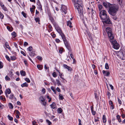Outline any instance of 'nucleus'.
Returning <instances> with one entry per match:
<instances>
[{"label": "nucleus", "mask_w": 125, "mask_h": 125, "mask_svg": "<svg viewBox=\"0 0 125 125\" xmlns=\"http://www.w3.org/2000/svg\"><path fill=\"white\" fill-rule=\"evenodd\" d=\"M62 12V13L66 14L67 13V8L66 6L64 5H63L61 7Z\"/></svg>", "instance_id": "nucleus-10"}, {"label": "nucleus", "mask_w": 125, "mask_h": 125, "mask_svg": "<svg viewBox=\"0 0 125 125\" xmlns=\"http://www.w3.org/2000/svg\"><path fill=\"white\" fill-rule=\"evenodd\" d=\"M5 45L7 48L9 50L11 49V48L9 46L8 43L7 42H5Z\"/></svg>", "instance_id": "nucleus-21"}, {"label": "nucleus", "mask_w": 125, "mask_h": 125, "mask_svg": "<svg viewBox=\"0 0 125 125\" xmlns=\"http://www.w3.org/2000/svg\"><path fill=\"white\" fill-rule=\"evenodd\" d=\"M11 92V91L10 89H8L6 90L5 91V93L7 94H10Z\"/></svg>", "instance_id": "nucleus-25"}, {"label": "nucleus", "mask_w": 125, "mask_h": 125, "mask_svg": "<svg viewBox=\"0 0 125 125\" xmlns=\"http://www.w3.org/2000/svg\"><path fill=\"white\" fill-rule=\"evenodd\" d=\"M21 14L25 18H26L27 17L26 14L23 11L22 12Z\"/></svg>", "instance_id": "nucleus-43"}, {"label": "nucleus", "mask_w": 125, "mask_h": 125, "mask_svg": "<svg viewBox=\"0 0 125 125\" xmlns=\"http://www.w3.org/2000/svg\"><path fill=\"white\" fill-rule=\"evenodd\" d=\"M17 115H20V113L18 110H15V111Z\"/></svg>", "instance_id": "nucleus-48"}, {"label": "nucleus", "mask_w": 125, "mask_h": 125, "mask_svg": "<svg viewBox=\"0 0 125 125\" xmlns=\"http://www.w3.org/2000/svg\"><path fill=\"white\" fill-rule=\"evenodd\" d=\"M105 68L106 69H109L108 64L107 63H106L105 65Z\"/></svg>", "instance_id": "nucleus-37"}, {"label": "nucleus", "mask_w": 125, "mask_h": 125, "mask_svg": "<svg viewBox=\"0 0 125 125\" xmlns=\"http://www.w3.org/2000/svg\"><path fill=\"white\" fill-rule=\"evenodd\" d=\"M59 98L61 100H62L63 99V96L62 95L60 94H59Z\"/></svg>", "instance_id": "nucleus-33"}, {"label": "nucleus", "mask_w": 125, "mask_h": 125, "mask_svg": "<svg viewBox=\"0 0 125 125\" xmlns=\"http://www.w3.org/2000/svg\"><path fill=\"white\" fill-rule=\"evenodd\" d=\"M118 56L122 60H124L125 59V55L122 52H118Z\"/></svg>", "instance_id": "nucleus-9"}, {"label": "nucleus", "mask_w": 125, "mask_h": 125, "mask_svg": "<svg viewBox=\"0 0 125 125\" xmlns=\"http://www.w3.org/2000/svg\"><path fill=\"white\" fill-rule=\"evenodd\" d=\"M87 9H88V10H88V11L89 13V14H90V13H93V10L92 9H90V8H88ZM90 9H91L90 8Z\"/></svg>", "instance_id": "nucleus-27"}, {"label": "nucleus", "mask_w": 125, "mask_h": 125, "mask_svg": "<svg viewBox=\"0 0 125 125\" xmlns=\"http://www.w3.org/2000/svg\"><path fill=\"white\" fill-rule=\"evenodd\" d=\"M48 15L49 17V19L51 22L53 23L54 22V20L50 12H48Z\"/></svg>", "instance_id": "nucleus-12"}, {"label": "nucleus", "mask_w": 125, "mask_h": 125, "mask_svg": "<svg viewBox=\"0 0 125 125\" xmlns=\"http://www.w3.org/2000/svg\"><path fill=\"white\" fill-rule=\"evenodd\" d=\"M42 91L43 92V93L44 94L46 92V90L45 89L43 88L42 90Z\"/></svg>", "instance_id": "nucleus-63"}, {"label": "nucleus", "mask_w": 125, "mask_h": 125, "mask_svg": "<svg viewBox=\"0 0 125 125\" xmlns=\"http://www.w3.org/2000/svg\"><path fill=\"white\" fill-rule=\"evenodd\" d=\"M57 111L58 113L61 114L62 112V110L61 108H60L58 109Z\"/></svg>", "instance_id": "nucleus-26"}, {"label": "nucleus", "mask_w": 125, "mask_h": 125, "mask_svg": "<svg viewBox=\"0 0 125 125\" xmlns=\"http://www.w3.org/2000/svg\"><path fill=\"white\" fill-rule=\"evenodd\" d=\"M102 72L104 76H108L110 74L109 72L107 71H105L103 70L102 71Z\"/></svg>", "instance_id": "nucleus-14"}, {"label": "nucleus", "mask_w": 125, "mask_h": 125, "mask_svg": "<svg viewBox=\"0 0 125 125\" xmlns=\"http://www.w3.org/2000/svg\"><path fill=\"white\" fill-rule=\"evenodd\" d=\"M59 75L60 77L63 79V82H64V81H66V82H67V81H66L65 79L63 78L62 77V76H63V75L60 72H59Z\"/></svg>", "instance_id": "nucleus-18"}, {"label": "nucleus", "mask_w": 125, "mask_h": 125, "mask_svg": "<svg viewBox=\"0 0 125 125\" xmlns=\"http://www.w3.org/2000/svg\"><path fill=\"white\" fill-rule=\"evenodd\" d=\"M35 21L36 22H38V23L40 24L39 22L40 21V18H37L35 19Z\"/></svg>", "instance_id": "nucleus-34"}, {"label": "nucleus", "mask_w": 125, "mask_h": 125, "mask_svg": "<svg viewBox=\"0 0 125 125\" xmlns=\"http://www.w3.org/2000/svg\"><path fill=\"white\" fill-rule=\"evenodd\" d=\"M7 29L10 31H11L13 30V28L12 27H10L9 26H7Z\"/></svg>", "instance_id": "nucleus-24"}, {"label": "nucleus", "mask_w": 125, "mask_h": 125, "mask_svg": "<svg viewBox=\"0 0 125 125\" xmlns=\"http://www.w3.org/2000/svg\"><path fill=\"white\" fill-rule=\"evenodd\" d=\"M46 121L49 125H51L52 124V123L48 120H47Z\"/></svg>", "instance_id": "nucleus-49"}, {"label": "nucleus", "mask_w": 125, "mask_h": 125, "mask_svg": "<svg viewBox=\"0 0 125 125\" xmlns=\"http://www.w3.org/2000/svg\"><path fill=\"white\" fill-rule=\"evenodd\" d=\"M9 108L11 109H12L13 108V107L12 104L10 103H9Z\"/></svg>", "instance_id": "nucleus-40"}, {"label": "nucleus", "mask_w": 125, "mask_h": 125, "mask_svg": "<svg viewBox=\"0 0 125 125\" xmlns=\"http://www.w3.org/2000/svg\"><path fill=\"white\" fill-rule=\"evenodd\" d=\"M37 67L38 69L40 70H42L43 68V66L42 65H38Z\"/></svg>", "instance_id": "nucleus-29"}, {"label": "nucleus", "mask_w": 125, "mask_h": 125, "mask_svg": "<svg viewBox=\"0 0 125 125\" xmlns=\"http://www.w3.org/2000/svg\"><path fill=\"white\" fill-rule=\"evenodd\" d=\"M103 7V6L102 5L100 4L99 5L98 8L100 10H101Z\"/></svg>", "instance_id": "nucleus-51"}, {"label": "nucleus", "mask_w": 125, "mask_h": 125, "mask_svg": "<svg viewBox=\"0 0 125 125\" xmlns=\"http://www.w3.org/2000/svg\"><path fill=\"white\" fill-rule=\"evenodd\" d=\"M5 79L6 81H10V78L7 75H6L5 77Z\"/></svg>", "instance_id": "nucleus-42"}, {"label": "nucleus", "mask_w": 125, "mask_h": 125, "mask_svg": "<svg viewBox=\"0 0 125 125\" xmlns=\"http://www.w3.org/2000/svg\"><path fill=\"white\" fill-rule=\"evenodd\" d=\"M16 59V57L14 56H11L10 57V59L12 60H14Z\"/></svg>", "instance_id": "nucleus-39"}, {"label": "nucleus", "mask_w": 125, "mask_h": 125, "mask_svg": "<svg viewBox=\"0 0 125 125\" xmlns=\"http://www.w3.org/2000/svg\"><path fill=\"white\" fill-rule=\"evenodd\" d=\"M67 26H69V27L70 28H72V26L71 25L72 23L70 21H67Z\"/></svg>", "instance_id": "nucleus-17"}, {"label": "nucleus", "mask_w": 125, "mask_h": 125, "mask_svg": "<svg viewBox=\"0 0 125 125\" xmlns=\"http://www.w3.org/2000/svg\"><path fill=\"white\" fill-rule=\"evenodd\" d=\"M118 7L116 6H115L112 4L109 8L108 12L109 14L112 16L116 15L117 12L118 10Z\"/></svg>", "instance_id": "nucleus-3"}, {"label": "nucleus", "mask_w": 125, "mask_h": 125, "mask_svg": "<svg viewBox=\"0 0 125 125\" xmlns=\"http://www.w3.org/2000/svg\"><path fill=\"white\" fill-rule=\"evenodd\" d=\"M63 66L64 68L67 69L69 71H73V69L70 67L68 66L66 64H64L63 65Z\"/></svg>", "instance_id": "nucleus-13"}, {"label": "nucleus", "mask_w": 125, "mask_h": 125, "mask_svg": "<svg viewBox=\"0 0 125 125\" xmlns=\"http://www.w3.org/2000/svg\"><path fill=\"white\" fill-rule=\"evenodd\" d=\"M52 75L53 77H55L57 76V74L55 72H53L52 73Z\"/></svg>", "instance_id": "nucleus-41"}, {"label": "nucleus", "mask_w": 125, "mask_h": 125, "mask_svg": "<svg viewBox=\"0 0 125 125\" xmlns=\"http://www.w3.org/2000/svg\"><path fill=\"white\" fill-rule=\"evenodd\" d=\"M2 9L5 11H7V8L4 6V5L1 7Z\"/></svg>", "instance_id": "nucleus-44"}, {"label": "nucleus", "mask_w": 125, "mask_h": 125, "mask_svg": "<svg viewBox=\"0 0 125 125\" xmlns=\"http://www.w3.org/2000/svg\"><path fill=\"white\" fill-rule=\"evenodd\" d=\"M49 27L50 28V30L51 31L52 30V27L51 24H49Z\"/></svg>", "instance_id": "nucleus-64"}, {"label": "nucleus", "mask_w": 125, "mask_h": 125, "mask_svg": "<svg viewBox=\"0 0 125 125\" xmlns=\"http://www.w3.org/2000/svg\"><path fill=\"white\" fill-rule=\"evenodd\" d=\"M36 58H37L40 61H42V59L41 57L39 56H37Z\"/></svg>", "instance_id": "nucleus-36"}, {"label": "nucleus", "mask_w": 125, "mask_h": 125, "mask_svg": "<svg viewBox=\"0 0 125 125\" xmlns=\"http://www.w3.org/2000/svg\"><path fill=\"white\" fill-rule=\"evenodd\" d=\"M8 119L10 121H12L13 120V118L11 117L10 115H8Z\"/></svg>", "instance_id": "nucleus-38"}, {"label": "nucleus", "mask_w": 125, "mask_h": 125, "mask_svg": "<svg viewBox=\"0 0 125 125\" xmlns=\"http://www.w3.org/2000/svg\"><path fill=\"white\" fill-rule=\"evenodd\" d=\"M51 108L53 109H55L56 107L55 103V102H53L52 104L50 105Z\"/></svg>", "instance_id": "nucleus-16"}, {"label": "nucleus", "mask_w": 125, "mask_h": 125, "mask_svg": "<svg viewBox=\"0 0 125 125\" xmlns=\"http://www.w3.org/2000/svg\"><path fill=\"white\" fill-rule=\"evenodd\" d=\"M78 121L79 122V125H82L81 124V121L80 119H78Z\"/></svg>", "instance_id": "nucleus-62"}, {"label": "nucleus", "mask_w": 125, "mask_h": 125, "mask_svg": "<svg viewBox=\"0 0 125 125\" xmlns=\"http://www.w3.org/2000/svg\"><path fill=\"white\" fill-rule=\"evenodd\" d=\"M81 3L82 2L80 0H79V2L74 3V5L75 8L78 11L80 17L81 18H83L84 15H83V8L82 6L81 5Z\"/></svg>", "instance_id": "nucleus-2"}, {"label": "nucleus", "mask_w": 125, "mask_h": 125, "mask_svg": "<svg viewBox=\"0 0 125 125\" xmlns=\"http://www.w3.org/2000/svg\"><path fill=\"white\" fill-rule=\"evenodd\" d=\"M117 119L118 121V122H120L121 121V119L120 118V116L119 115H117L116 116Z\"/></svg>", "instance_id": "nucleus-31"}, {"label": "nucleus", "mask_w": 125, "mask_h": 125, "mask_svg": "<svg viewBox=\"0 0 125 125\" xmlns=\"http://www.w3.org/2000/svg\"><path fill=\"white\" fill-rule=\"evenodd\" d=\"M11 34L13 38H15L16 36V33L15 31H13L12 32Z\"/></svg>", "instance_id": "nucleus-28"}, {"label": "nucleus", "mask_w": 125, "mask_h": 125, "mask_svg": "<svg viewBox=\"0 0 125 125\" xmlns=\"http://www.w3.org/2000/svg\"><path fill=\"white\" fill-rule=\"evenodd\" d=\"M102 119L103 122L104 123H105L106 121V119L105 116V115H103Z\"/></svg>", "instance_id": "nucleus-23"}, {"label": "nucleus", "mask_w": 125, "mask_h": 125, "mask_svg": "<svg viewBox=\"0 0 125 125\" xmlns=\"http://www.w3.org/2000/svg\"><path fill=\"white\" fill-rule=\"evenodd\" d=\"M4 17V16L3 14L1 13H0V18L1 19H3V17Z\"/></svg>", "instance_id": "nucleus-53"}, {"label": "nucleus", "mask_w": 125, "mask_h": 125, "mask_svg": "<svg viewBox=\"0 0 125 125\" xmlns=\"http://www.w3.org/2000/svg\"><path fill=\"white\" fill-rule=\"evenodd\" d=\"M4 106L2 105L1 103H0V107L1 109H3Z\"/></svg>", "instance_id": "nucleus-57"}, {"label": "nucleus", "mask_w": 125, "mask_h": 125, "mask_svg": "<svg viewBox=\"0 0 125 125\" xmlns=\"http://www.w3.org/2000/svg\"><path fill=\"white\" fill-rule=\"evenodd\" d=\"M40 101L42 102L41 103L44 106H46V102L45 101V98L44 96H41L39 98Z\"/></svg>", "instance_id": "nucleus-7"}, {"label": "nucleus", "mask_w": 125, "mask_h": 125, "mask_svg": "<svg viewBox=\"0 0 125 125\" xmlns=\"http://www.w3.org/2000/svg\"><path fill=\"white\" fill-rule=\"evenodd\" d=\"M106 31L108 34L109 38L111 40L114 39V37L112 34V29L110 28H107L106 29Z\"/></svg>", "instance_id": "nucleus-4"}, {"label": "nucleus", "mask_w": 125, "mask_h": 125, "mask_svg": "<svg viewBox=\"0 0 125 125\" xmlns=\"http://www.w3.org/2000/svg\"><path fill=\"white\" fill-rule=\"evenodd\" d=\"M118 100L119 102V104H120V105L122 104V102L121 100L119 99V98H118Z\"/></svg>", "instance_id": "nucleus-54"}, {"label": "nucleus", "mask_w": 125, "mask_h": 125, "mask_svg": "<svg viewBox=\"0 0 125 125\" xmlns=\"http://www.w3.org/2000/svg\"><path fill=\"white\" fill-rule=\"evenodd\" d=\"M9 98L11 100H14L15 101L17 100L16 98L14 97V95L12 93L10 94Z\"/></svg>", "instance_id": "nucleus-15"}, {"label": "nucleus", "mask_w": 125, "mask_h": 125, "mask_svg": "<svg viewBox=\"0 0 125 125\" xmlns=\"http://www.w3.org/2000/svg\"><path fill=\"white\" fill-rule=\"evenodd\" d=\"M117 1H118L120 5H121L122 4V0H117Z\"/></svg>", "instance_id": "nucleus-59"}, {"label": "nucleus", "mask_w": 125, "mask_h": 125, "mask_svg": "<svg viewBox=\"0 0 125 125\" xmlns=\"http://www.w3.org/2000/svg\"><path fill=\"white\" fill-rule=\"evenodd\" d=\"M56 82H57V83L58 84V85H61V83L60 82V81L58 79H56Z\"/></svg>", "instance_id": "nucleus-50"}, {"label": "nucleus", "mask_w": 125, "mask_h": 125, "mask_svg": "<svg viewBox=\"0 0 125 125\" xmlns=\"http://www.w3.org/2000/svg\"><path fill=\"white\" fill-rule=\"evenodd\" d=\"M25 80L28 83H30V81L29 78H25Z\"/></svg>", "instance_id": "nucleus-45"}, {"label": "nucleus", "mask_w": 125, "mask_h": 125, "mask_svg": "<svg viewBox=\"0 0 125 125\" xmlns=\"http://www.w3.org/2000/svg\"><path fill=\"white\" fill-rule=\"evenodd\" d=\"M28 45V43L26 42H25L24 44V46H26Z\"/></svg>", "instance_id": "nucleus-60"}, {"label": "nucleus", "mask_w": 125, "mask_h": 125, "mask_svg": "<svg viewBox=\"0 0 125 125\" xmlns=\"http://www.w3.org/2000/svg\"><path fill=\"white\" fill-rule=\"evenodd\" d=\"M104 21H102L104 24L105 23L108 24H111L112 22L108 16V17L105 20H104Z\"/></svg>", "instance_id": "nucleus-8"}, {"label": "nucleus", "mask_w": 125, "mask_h": 125, "mask_svg": "<svg viewBox=\"0 0 125 125\" xmlns=\"http://www.w3.org/2000/svg\"><path fill=\"white\" fill-rule=\"evenodd\" d=\"M55 28L56 31L59 33L61 36L66 48L69 51H71V50L70 47L67 41L65 35L62 32L61 28L59 27H56Z\"/></svg>", "instance_id": "nucleus-1"}, {"label": "nucleus", "mask_w": 125, "mask_h": 125, "mask_svg": "<svg viewBox=\"0 0 125 125\" xmlns=\"http://www.w3.org/2000/svg\"><path fill=\"white\" fill-rule=\"evenodd\" d=\"M99 16L102 20H105L108 16L107 15L106 11L105 10H103L100 11Z\"/></svg>", "instance_id": "nucleus-5"}, {"label": "nucleus", "mask_w": 125, "mask_h": 125, "mask_svg": "<svg viewBox=\"0 0 125 125\" xmlns=\"http://www.w3.org/2000/svg\"><path fill=\"white\" fill-rule=\"evenodd\" d=\"M107 96H108V98H110V96H111V94L109 92H107Z\"/></svg>", "instance_id": "nucleus-52"}, {"label": "nucleus", "mask_w": 125, "mask_h": 125, "mask_svg": "<svg viewBox=\"0 0 125 125\" xmlns=\"http://www.w3.org/2000/svg\"><path fill=\"white\" fill-rule=\"evenodd\" d=\"M21 86L22 87H27L28 86V84L26 82H25L21 85Z\"/></svg>", "instance_id": "nucleus-20"}, {"label": "nucleus", "mask_w": 125, "mask_h": 125, "mask_svg": "<svg viewBox=\"0 0 125 125\" xmlns=\"http://www.w3.org/2000/svg\"><path fill=\"white\" fill-rule=\"evenodd\" d=\"M5 57L7 60L9 61L10 62V60L9 57L7 55L5 56Z\"/></svg>", "instance_id": "nucleus-46"}, {"label": "nucleus", "mask_w": 125, "mask_h": 125, "mask_svg": "<svg viewBox=\"0 0 125 125\" xmlns=\"http://www.w3.org/2000/svg\"><path fill=\"white\" fill-rule=\"evenodd\" d=\"M113 45V47L115 49H118L119 47V45L116 41H113L111 42Z\"/></svg>", "instance_id": "nucleus-6"}, {"label": "nucleus", "mask_w": 125, "mask_h": 125, "mask_svg": "<svg viewBox=\"0 0 125 125\" xmlns=\"http://www.w3.org/2000/svg\"><path fill=\"white\" fill-rule=\"evenodd\" d=\"M51 89L53 91L54 93L56 94V90L55 89V88L53 87V86H52L51 87Z\"/></svg>", "instance_id": "nucleus-30"}, {"label": "nucleus", "mask_w": 125, "mask_h": 125, "mask_svg": "<svg viewBox=\"0 0 125 125\" xmlns=\"http://www.w3.org/2000/svg\"><path fill=\"white\" fill-rule=\"evenodd\" d=\"M37 5L39 6V8L40 9V10L41 11H42V9L41 3H37Z\"/></svg>", "instance_id": "nucleus-19"}, {"label": "nucleus", "mask_w": 125, "mask_h": 125, "mask_svg": "<svg viewBox=\"0 0 125 125\" xmlns=\"http://www.w3.org/2000/svg\"><path fill=\"white\" fill-rule=\"evenodd\" d=\"M92 112L93 115H95L96 114V112L95 111H94V110L92 111Z\"/></svg>", "instance_id": "nucleus-61"}, {"label": "nucleus", "mask_w": 125, "mask_h": 125, "mask_svg": "<svg viewBox=\"0 0 125 125\" xmlns=\"http://www.w3.org/2000/svg\"><path fill=\"white\" fill-rule=\"evenodd\" d=\"M27 49L30 52H31L32 51V46H30Z\"/></svg>", "instance_id": "nucleus-35"}, {"label": "nucleus", "mask_w": 125, "mask_h": 125, "mask_svg": "<svg viewBox=\"0 0 125 125\" xmlns=\"http://www.w3.org/2000/svg\"><path fill=\"white\" fill-rule=\"evenodd\" d=\"M116 15L114 16H113L112 17V18L114 20H116L117 19V18L116 17Z\"/></svg>", "instance_id": "nucleus-47"}, {"label": "nucleus", "mask_w": 125, "mask_h": 125, "mask_svg": "<svg viewBox=\"0 0 125 125\" xmlns=\"http://www.w3.org/2000/svg\"><path fill=\"white\" fill-rule=\"evenodd\" d=\"M20 73L22 76H25L26 75V73L23 70H21L20 71Z\"/></svg>", "instance_id": "nucleus-22"}, {"label": "nucleus", "mask_w": 125, "mask_h": 125, "mask_svg": "<svg viewBox=\"0 0 125 125\" xmlns=\"http://www.w3.org/2000/svg\"><path fill=\"white\" fill-rule=\"evenodd\" d=\"M51 36H52L53 38H54L56 36V35L55 34L53 33H51Z\"/></svg>", "instance_id": "nucleus-56"}, {"label": "nucleus", "mask_w": 125, "mask_h": 125, "mask_svg": "<svg viewBox=\"0 0 125 125\" xmlns=\"http://www.w3.org/2000/svg\"><path fill=\"white\" fill-rule=\"evenodd\" d=\"M3 66V65L2 64V62L0 61V68H2Z\"/></svg>", "instance_id": "nucleus-55"}, {"label": "nucleus", "mask_w": 125, "mask_h": 125, "mask_svg": "<svg viewBox=\"0 0 125 125\" xmlns=\"http://www.w3.org/2000/svg\"><path fill=\"white\" fill-rule=\"evenodd\" d=\"M29 54L31 57H33L35 55V54L34 53L32 52L30 53Z\"/></svg>", "instance_id": "nucleus-32"}, {"label": "nucleus", "mask_w": 125, "mask_h": 125, "mask_svg": "<svg viewBox=\"0 0 125 125\" xmlns=\"http://www.w3.org/2000/svg\"><path fill=\"white\" fill-rule=\"evenodd\" d=\"M21 54H23V55L25 56H26V54L22 51H21Z\"/></svg>", "instance_id": "nucleus-58"}, {"label": "nucleus", "mask_w": 125, "mask_h": 125, "mask_svg": "<svg viewBox=\"0 0 125 125\" xmlns=\"http://www.w3.org/2000/svg\"><path fill=\"white\" fill-rule=\"evenodd\" d=\"M112 4L110 3L107 2H103V5L104 7L107 8H108V9L110 7V6H111Z\"/></svg>", "instance_id": "nucleus-11"}]
</instances>
